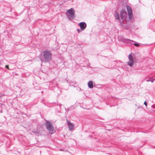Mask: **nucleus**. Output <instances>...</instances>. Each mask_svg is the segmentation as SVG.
Here are the masks:
<instances>
[{"label":"nucleus","instance_id":"obj_1","mask_svg":"<svg viewBox=\"0 0 155 155\" xmlns=\"http://www.w3.org/2000/svg\"><path fill=\"white\" fill-rule=\"evenodd\" d=\"M43 59L45 62H48L51 60L52 54L50 51L47 50H44L43 53Z\"/></svg>","mask_w":155,"mask_h":155},{"label":"nucleus","instance_id":"obj_2","mask_svg":"<svg viewBox=\"0 0 155 155\" xmlns=\"http://www.w3.org/2000/svg\"><path fill=\"white\" fill-rule=\"evenodd\" d=\"M45 124L49 133L51 134L53 133V131H54V127L52 123L49 121L46 120Z\"/></svg>","mask_w":155,"mask_h":155},{"label":"nucleus","instance_id":"obj_3","mask_svg":"<svg viewBox=\"0 0 155 155\" xmlns=\"http://www.w3.org/2000/svg\"><path fill=\"white\" fill-rule=\"evenodd\" d=\"M74 13L75 12L73 8H71V9L67 10V16L70 20L74 18L75 17Z\"/></svg>","mask_w":155,"mask_h":155},{"label":"nucleus","instance_id":"obj_4","mask_svg":"<svg viewBox=\"0 0 155 155\" xmlns=\"http://www.w3.org/2000/svg\"><path fill=\"white\" fill-rule=\"evenodd\" d=\"M118 39L119 41L122 42L127 44H131L130 41L135 42V41L126 38L122 36H118Z\"/></svg>","mask_w":155,"mask_h":155},{"label":"nucleus","instance_id":"obj_5","mask_svg":"<svg viewBox=\"0 0 155 155\" xmlns=\"http://www.w3.org/2000/svg\"><path fill=\"white\" fill-rule=\"evenodd\" d=\"M120 17L121 20H120L119 22L121 24H122L123 21L127 18V12L124 10H122L120 12Z\"/></svg>","mask_w":155,"mask_h":155},{"label":"nucleus","instance_id":"obj_6","mask_svg":"<svg viewBox=\"0 0 155 155\" xmlns=\"http://www.w3.org/2000/svg\"><path fill=\"white\" fill-rule=\"evenodd\" d=\"M127 8L128 13V18L131 22L133 21V19L132 18H133L132 11L131 7L130 6H127Z\"/></svg>","mask_w":155,"mask_h":155},{"label":"nucleus","instance_id":"obj_7","mask_svg":"<svg viewBox=\"0 0 155 155\" xmlns=\"http://www.w3.org/2000/svg\"><path fill=\"white\" fill-rule=\"evenodd\" d=\"M128 59L129 61L127 62V64L130 67H132L134 64V61L132 55L130 54L129 55Z\"/></svg>","mask_w":155,"mask_h":155},{"label":"nucleus","instance_id":"obj_8","mask_svg":"<svg viewBox=\"0 0 155 155\" xmlns=\"http://www.w3.org/2000/svg\"><path fill=\"white\" fill-rule=\"evenodd\" d=\"M78 25L80 26L81 30H84L86 27L87 24L84 22H82L79 23Z\"/></svg>","mask_w":155,"mask_h":155},{"label":"nucleus","instance_id":"obj_9","mask_svg":"<svg viewBox=\"0 0 155 155\" xmlns=\"http://www.w3.org/2000/svg\"><path fill=\"white\" fill-rule=\"evenodd\" d=\"M67 122L68 123V126L69 130H73L74 127V124L72 123L69 122L68 120H67Z\"/></svg>","mask_w":155,"mask_h":155},{"label":"nucleus","instance_id":"obj_10","mask_svg":"<svg viewBox=\"0 0 155 155\" xmlns=\"http://www.w3.org/2000/svg\"><path fill=\"white\" fill-rule=\"evenodd\" d=\"M115 18L117 20H120L119 13L117 11L115 12Z\"/></svg>","mask_w":155,"mask_h":155},{"label":"nucleus","instance_id":"obj_11","mask_svg":"<svg viewBox=\"0 0 155 155\" xmlns=\"http://www.w3.org/2000/svg\"><path fill=\"white\" fill-rule=\"evenodd\" d=\"M88 86L89 88H92L93 87V81H89L88 82Z\"/></svg>","mask_w":155,"mask_h":155},{"label":"nucleus","instance_id":"obj_12","mask_svg":"<svg viewBox=\"0 0 155 155\" xmlns=\"http://www.w3.org/2000/svg\"><path fill=\"white\" fill-rule=\"evenodd\" d=\"M69 85L70 86H73L74 87H75L76 86L75 85H76V82L75 81H71L69 83Z\"/></svg>","mask_w":155,"mask_h":155},{"label":"nucleus","instance_id":"obj_13","mask_svg":"<svg viewBox=\"0 0 155 155\" xmlns=\"http://www.w3.org/2000/svg\"><path fill=\"white\" fill-rule=\"evenodd\" d=\"M150 81L151 82H153V81L155 80V77H152V78H150Z\"/></svg>","mask_w":155,"mask_h":155},{"label":"nucleus","instance_id":"obj_14","mask_svg":"<svg viewBox=\"0 0 155 155\" xmlns=\"http://www.w3.org/2000/svg\"><path fill=\"white\" fill-rule=\"evenodd\" d=\"M134 43H134V45L135 46H138L139 45V44L138 43H137V42L136 43L135 42Z\"/></svg>","mask_w":155,"mask_h":155},{"label":"nucleus","instance_id":"obj_15","mask_svg":"<svg viewBox=\"0 0 155 155\" xmlns=\"http://www.w3.org/2000/svg\"><path fill=\"white\" fill-rule=\"evenodd\" d=\"M77 31L79 33H80V32H81V31H82V30H81V29L80 30V29H77Z\"/></svg>","mask_w":155,"mask_h":155},{"label":"nucleus","instance_id":"obj_16","mask_svg":"<svg viewBox=\"0 0 155 155\" xmlns=\"http://www.w3.org/2000/svg\"><path fill=\"white\" fill-rule=\"evenodd\" d=\"M144 104L147 107V102L146 101H145L144 102Z\"/></svg>","mask_w":155,"mask_h":155},{"label":"nucleus","instance_id":"obj_17","mask_svg":"<svg viewBox=\"0 0 155 155\" xmlns=\"http://www.w3.org/2000/svg\"><path fill=\"white\" fill-rule=\"evenodd\" d=\"M5 68H7L8 69H9V66L8 65H5Z\"/></svg>","mask_w":155,"mask_h":155},{"label":"nucleus","instance_id":"obj_18","mask_svg":"<svg viewBox=\"0 0 155 155\" xmlns=\"http://www.w3.org/2000/svg\"><path fill=\"white\" fill-rule=\"evenodd\" d=\"M34 133H35V134H36V135H37L38 134H39V133H38V132H36V131H35V132H34Z\"/></svg>","mask_w":155,"mask_h":155},{"label":"nucleus","instance_id":"obj_19","mask_svg":"<svg viewBox=\"0 0 155 155\" xmlns=\"http://www.w3.org/2000/svg\"><path fill=\"white\" fill-rule=\"evenodd\" d=\"M151 107L153 109L155 108V104L152 105Z\"/></svg>","mask_w":155,"mask_h":155},{"label":"nucleus","instance_id":"obj_20","mask_svg":"<svg viewBox=\"0 0 155 155\" xmlns=\"http://www.w3.org/2000/svg\"><path fill=\"white\" fill-rule=\"evenodd\" d=\"M4 95H3L2 94H0V98H1L2 97H3Z\"/></svg>","mask_w":155,"mask_h":155},{"label":"nucleus","instance_id":"obj_21","mask_svg":"<svg viewBox=\"0 0 155 155\" xmlns=\"http://www.w3.org/2000/svg\"><path fill=\"white\" fill-rule=\"evenodd\" d=\"M150 79H147V82H148V81H150Z\"/></svg>","mask_w":155,"mask_h":155},{"label":"nucleus","instance_id":"obj_22","mask_svg":"<svg viewBox=\"0 0 155 155\" xmlns=\"http://www.w3.org/2000/svg\"><path fill=\"white\" fill-rule=\"evenodd\" d=\"M40 59H41V61L42 62V61H43V60L41 58H40Z\"/></svg>","mask_w":155,"mask_h":155},{"label":"nucleus","instance_id":"obj_23","mask_svg":"<svg viewBox=\"0 0 155 155\" xmlns=\"http://www.w3.org/2000/svg\"><path fill=\"white\" fill-rule=\"evenodd\" d=\"M43 93V91H41V93Z\"/></svg>","mask_w":155,"mask_h":155},{"label":"nucleus","instance_id":"obj_24","mask_svg":"<svg viewBox=\"0 0 155 155\" xmlns=\"http://www.w3.org/2000/svg\"><path fill=\"white\" fill-rule=\"evenodd\" d=\"M107 68H107V67H106Z\"/></svg>","mask_w":155,"mask_h":155}]
</instances>
